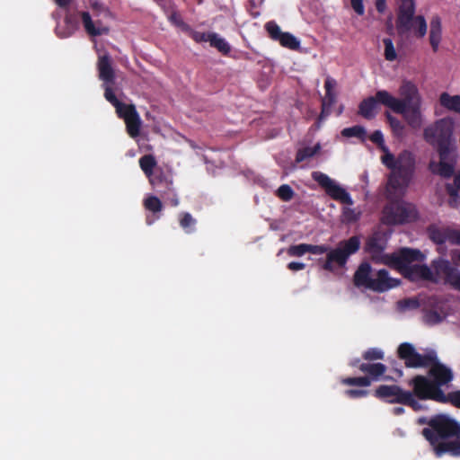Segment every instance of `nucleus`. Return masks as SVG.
<instances>
[{"instance_id": "nucleus-42", "label": "nucleus", "mask_w": 460, "mask_h": 460, "mask_svg": "<svg viewBox=\"0 0 460 460\" xmlns=\"http://www.w3.org/2000/svg\"><path fill=\"white\" fill-rule=\"evenodd\" d=\"M385 45V58L387 61H394L397 58V54L393 43V40L389 38L383 40Z\"/></svg>"}, {"instance_id": "nucleus-61", "label": "nucleus", "mask_w": 460, "mask_h": 460, "mask_svg": "<svg viewBox=\"0 0 460 460\" xmlns=\"http://www.w3.org/2000/svg\"><path fill=\"white\" fill-rule=\"evenodd\" d=\"M458 191H460V170L454 177V183L452 184Z\"/></svg>"}, {"instance_id": "nucleus-17", "label": "nucleus", "mask_w": 460, "mask_h": 460, "mask_svg": "<svg viewBox=\"0 0 460 460\" xmlns=\"http://www.w3.org/2000/svg\"><path fill=\"white\" fill-rule=\"evenodd\" d=\"M358 369L362 373L367 374V377H368L371 380V383L379 380H394L392 376H385L387 370V367L383 363H361L358 366Z\"/></svg>"}, {"instance_id": "nucleus-41", "label": "nucleus", "mask_w": 460, "mask_h": 460, "mask_svg": "<svg viewBox=\"0 0 460 460\" xmlns=\"http://www.w3.org/2000/svg\"><path fill=\"white\" fill-rule=\"evenodd\" d=\"M398 307L402 311L415 310L420 305V301L416 297L404 298L397 302Z\"/></svg>"}, {"instance_id": "nucleus-64", "label": "nucleus", "mask_w": 460, "mask_h": 460, "mask_svg": "<svg viewBox=\"0 0 460 460\" xmlns=\"http://www.w3.org/2000/svg\"><path fill=\"white\" fill-rule=\"evenodd\" d=\"M394 372L396 373L398 377H402L403 376V371L401 368L394 367Z\"/></svg>"}, {"instance_id": "nucleus-20", "label": "nucleus", "mask_w": 460, "mask_h": 460, "mask_svg": "<svg viewBox=\"0 0 460 460\" xmlns=\"http://www.w3.org/2000/svg\"><path fill=\"white\" fill-rule=\"evenodd\" d=\"M378 104L382 103L376 92L375 96L367 97L359 103L358 113L366 119H372L376 115Z\"/></svg>"}, {"instance_id": "nucleus-43", "label": "nucleus", "mask_w": 460, "mask_h": 460, "mask_svg": "<svg viewBox=\"0 0 460 460\" xmlns=\"http://www.w3.org/2000/svg\"><path fill=\"white\" fill-rule=\"evenodd\" d=\"M360 215L361 213L359 211H356L354 208L346 207L342 209L343 221L348 224L357 222L360 218Z\"/></svg>"}, {"instance_id": "nucleus-10", "label": "nucleus", "mask_w": 460, "mask_h": 460, "mask_svg": "<svg viewBox=\"0 0 460 460\" xmlns=\"http://www.w3.org/2000/svg\"><path fill=\"white\" fill-rule=\"evenodd\" d=\"M418 213L414 205L403 200H392L383 209L384 224L388 226L402 225L416 220Z\"/></svg>"}, {"instance_id": "nucleus-5", "label": "nucleus", "mask_w": 460, "mask_h": 460, "mask_svg": "<svg viewBox=\"0 0 460 460\" xmlns=\"http://www.w3.org/2000/svg\"><path fill=\"white\" fill-rule=\"evenodd\" d=\"M415 0H399L396 30L400 36L414 31L417 38H423L427 33V22L422 15L414 16Z\"/></svg>"}, {"instance_id": "nucleus-45", "label": "nucleus", "mask_w": 460, "mask_h": 460, "mask_svg": "<svg viewBox=\"0 0 460 460\" xmlns=\"http://www.w3.org/2000/svg\"><path fill=\"white\" fill-rule=\"evenodd\" d=\"M387 119L393 133L397 137H402L404 132V125L397 118L391 115L387 116Z\"/></svg>"}, {"instance_id": "nucleus-19", "label": "nucleus", "mask_w": 460, "mask_h": 460, "mask_svg": "<svg viewBox=\"0 0 460 460\" xmlns=\"http://www.w3.org/2000/svg\"><path fill=\"white\" fill-rule=\"evenodd\" d=\"M438 270L444 275L445 283L460 292V270L452 266L448 261H443L439 264Z\"/></svg>"}, {"instance_id": "nucleus-36", "label": "nucleus", "mask_w": 460, "mask_h": 460, "mask_svg": "<svg viewBox=\"0 0 460 460\" xmlns=\"http://www.w3.org/2000/svg\"><path fill=\"white\" fill-rule=\"evenodd\" d=\"M320 148H321L320 144H316L313 147L306 146V147L298 149L296 152V162L299 164L308 158L313 157L319 152Z\"/></svg>"}, {"instance_id": "nucleus-22", "label": "nucleus", "mask_w": 460, "mask_h": 460, "mask_svg": "<svg viewBox=\"0 0 460 460\" xmlns=\"http://www.w3.org/2000/svg\"><path fill=\"white\" fill-rule=\"evenodd\" d=\"M450 153H447L445 156H439V162L438 164L431 162L429 164V169L433 173L438 174L443 178H450L453 176L455 172V165L453 163H449Z\"/></svg>"}, {"instance_id": "nucleus-9", "label": "nucleus", "mask_w": 460, "mask_h": 460, "mask_svg": "<svg viewBox=\"0 0 460 460\" xmlns=\"http://www.w3.org/2000/svg\"><path fill=\"white\" fill-rule=\"evenodd\" d=\"M409 251L414 252L409 261H402L401 263L393 264V269L398 270L401 274L410 281L415 282L419 280H428L436 282L434 275L430 268L426 264H414V261H422L424 255L420 250L408 248Z\"/></svg>"}, {"instance_id": "nucleus-13", "label": "nucleus", "mask_w": 460, "mask_h": 460, "mask_svg": "<svg viewBox=\"0 0 460 460\" xmlns=\"http://www.w3.org/2000/svg\"><path fill=\"white\" fill-rule=\"evenodd\" d=\"M432 351L420 354L411 343L402 342L397 349V357L403 360L404 366L408 368L428 367L429 362L432 359Z\"/></svg>"}, {"instance_id": "nucleus-29", "label": "nucleus", "mask_w": 460, "mask_h": 460, "mask_svg": "<svg viewBox=\"0 0 460 460\" xmlns=\"http://www.w3.org/2000/svg\"><path fill=\"white\" fill-rule=\"evenodd\" d=\"M210 46L212 48L217 49L220 53L225 56H227L231 51L230 44L222 37H220L217 33L213 32L211 34Z\"/></svg>"}, {"instance_id": "nucleus-4", "label": "nucleus", "mask_w": 460, "mask_h": 460, "mask_svg": "<svg viewBox=\"0 0 460 460\" xmlns=\"http://www.w3.org/2000/svg\"><path fill=\"white\" fill-rule=\"evenodd\" d=\"M454 119L446 117L436 120L424 128L423 137L425 141L437 149L439 156H445L447 153H451L454 144Z\"/></svg>"}, {"instance_id": "nucleus-16", "label": "nucleus", "mask_w": 460, "mask_h": 460, "mask_svg": "<svg viewBox=\"0 0 460 460\" xmlns=\"http://www.w3.org/2000/svg\"><path fill=\"white\" fill-rule=\"evenodd\" d=\"M117 115L119 119H124L127 133L130 137L136 138L140 135L142 121L134 104H129Z\"/></svg>"}, {"instance_id": "nucleus-23", "label": "nucleus", "mask_w": 460, "mask_h": 460, "mask_svg": "<svg viewBox=\"0 0 460 460\" xmlns=\"http://www.w3.org/2000/svg\"><path fill=\"white\" fill-rule=\"evenodd\" d=\"M143 206L153 214L152 217L147 216L146 218V222L148 226L152 225L155 220L160 218V213L163 210V203L159 198L150 195L144 199Z\"/></svg>"}, {"instance_id": "nucleus-33", "label": "nucleus", "mask_w": 460, "mask_h": 460, "mask_svg": "<svg viewBox=\"0 0 460 460\" xmlns=\"http://www.w3.org/2000/svg\"><path fill=\"white\" fill-rule=\"evenodd\" d=\"M139 166L149 178L155 173L153 171L156 166L155 158L152 155H146L139 159Z\"/></svg>"}, {"instance_id": "nucleus-25", "label": "nucleus", "mask_w": 460, "mask_h": 460, "mask_svg": "<svg viewBox=\"0 0 460 460\" xmlns=\"http://www.w3.org/2000/svg\"><path fill=\"white\" fill-rule=\"evenodd\" d=\"M429 27V43L432 50L437 52L442 39V24L438 15L432 16Z\"/></svg>"}, {"instance_id": "nucleus-7", "label": "nucleus", "mask_w": 460, "mask_h": 460, "mask_svg": "<svg viewBox=\"0 0 460 460\" xmlns=\"http://www.w3.org/2000/svg\"><path fill=\"white\" fill-rule=\"evenodd\" d=\"M401 99L394 97L385 90L377 91L381 103L394 112H403L404 108L421 104V96L418 87L411 81L404 80L399 88Z\"/></svg>"}, {"instance_id": "nucleus-12", "label": "nucleus", "mask_w": 460, "mask_h": 460, "mask_svg": "<svg viewBox=\"0 0 460 460\" xmlns=\"http://www.w3.org/2000/svg\"><path fill=\"white\" fill-rule=\"evenodd\" d=\"M312 178L325 190L326 194L332 199L349 206L353 204V199H351L349 193L344 188L337 184L327 174L316 171L312 172Z\"/></svg>"}, {"instance_id": "nucleus-38", "label": "nucleus", "mask_w": 460, "mask_h": 460, "mask_svg": "<svg viewBox=\"0 0 460 460\" xmlns=\"http://www.w3.org/2000/svg\"><path fill=\"white\" fill-rule=\"evenodd\" d=\"M341 384L346 385H353V386H363L367 387L371 385V380L365 376H358V377H345L341 379Z\"/></svg>"}, {"instance_id": "nucleus-50", "label": "nucleus", "mask_w": 460, "mask_h": 460, "mask_svg": "<svg viewBox=\"0 0 460 460\" xmlns=\"http://www.w3.org/2000/svg\"><path fill=\"white\" fill-rule=\"evenodd\" d=\"M212 33L213 32H202V31H194L191 32L190 37L197 43L210 42V40H211L210 36Z\"/></svg>"}, {"instance_id": "nucleus-63", "label": "nucleus", "mask_w": 460, "mask_h": 460, "mask_svg": "<svg viewBox=\"0 0 460 460\" xmlns=\"http://www.w3.org/2000/svg\"><path fill=\"white\" fill-rule=\"evenodd\" d=\"M393 411L395 415H401L403 414L405 411L402 407H395L394 408Z\"/></svg>"}, {"instance_id": "nucleus-21", "label": "nucleus", "mask_w": 460, "mask_h": 460, "mask_svg": "<svg viewBox=\"0 0 460 460\" xmlns=\"http://www.w3.org/2000/svg\"><path fill=\"white\" fill-rule=\"evenodd\" d=\"M402 115L407 124L413 129L421 128L423 120L421 114V104H417L404 108L403 112H396Z\"/></svg>"}, {"instance_id": "nucleus-52", "label": "nucleus", "mask_w": 460, "mask_h": 460, "mask_svg": "<svg viewBox=\"0 0 460 460\" xmlns=\"http://www.w3.org/2000/svg\"><path fill=\"white\" fill-rule=\"evenodd\" d=\"M346 396L351 399H357L361 397H366L368 394L367 390H359V389H348L345 391Z\"/></svg>"}, {"instance_id": "nucleus-62", "label": "nucleus", "mask_w": 460, "mask_h": 460, "mask_svg": "<svg viewBox=\"0 0 460 460\" xmlns=\"http://www.w3.org/2000/svg\"><path fill=\"white\" fill-rule=\"evenodd\" d=\"M454 242L453 243L460 245V231L455 230L453 233Z\"/></svg>"}, {"instance_id": "nucleus-51", "label": "nucleus", "mask_w": 460, "mask_h": 460, "mask_svg": "<svg viewBox=\"0 0 460 460\" xmlns=\"http://www.w3.org/2000/svg\"><path fill=\"white\" fill-rule=\"evenodd\" d=\"M441 403L451 402L454 406L460 408V390L446 394V401Z\"/></svg>"}, {"instance_id": "nucleus-54", "label": "nucleus", "mask_w": 460, "mask_h": 460, "mask_svg": "<svg viewBox=\"0 0 460 460\" xmlns=\"http://www.w3.org/2000/svg\"><path fill=\"white\" fill-rule=\"evenodd\" d=\"M162 198L168 200L172 207H177L179 205V199L173 190V187L171 190H167V194L165 195V197Z\"/></svg>"}, {"instance_id": "nucleus-44", "label": "nucleus", "mask_w": 460, "mask_h": 460, "mask_svg": "<svg viewBox=\"0 0 460 460\" xmlns=\"http://www.w3.org/2000/svg\"><path fill=\"white\" fill-rule=\"evenodd\" d=\"M294 194L293 189L288 184H283L277 190V196L283 201L291 200Z\"/></svg>"}, {"instance_id": "nucleus-14", "label": "nucleus", "mask_w": 460, "mask_h": 460, "mask_svg": "<svg viewBox=\"0 0 460 460\" xmlns=\"http://www.w3.org/2000/svg\"><path fill=\"white\" fill-rule=\"evenodd\" d=\"M432 359L429 362L428 376L431 377L430 381L437 388H440L450 383L454 375L452 370L446 365L442 364L437 356L436 351H432Z\"/></svg>"}, {"instance_id": "nucleus-27", "label": "nucleus", "mask_w": 460, "mask_h": 460, "mask_svg": "<svg viewBox=\"0 0 460 460\" xmlns=\"http://www.w3.org/2000/svg\"><path fill=\"white\" fill-rule=\"evenodd\" d=\"M336 85V81L331 77H327L324 82L325 96L322 101V114H329L331 107L336 101L333 88Z\"/></svg>"}, {"instance_id": "nucleus-15", "label": "nucleus", "mask_w": 460, "mask_h": 460, "mask_svg": "<svg viewBox=\"0 0 460 460\" xmlns=\"http://www.w3.org/2000/svg\"><path fill=\"white\" fill-rule=\"evenodd\" d=\"M408 392L397 385H381L375 389L374 396L386 403L402 405Z\"/></svg>"}, {"instance_id": "nucleus-18", "label": "nucleus", "mask_w": 460, "mask_h": 460, "mask_svg": "<svg viewBox=\"0 0 460 460\" xmlns=\"http://www.w3.org/2000/svg\"><path fill=\"white\" fill-rule=\"evenodd\" d=\"M149 181L153 189L160 194L161 197H165L167 190H171L173 185L172 177L165 173L163 170L156 171L150 176Z\"/></svg>"}, {"instance_id": "nucleus-40", "label": "nucleus", "mask_w": 460, "mask_h": 460, "mask_svg": "<svg viewBox=\"0 0 460 460\" xmlns=\"http://www.w3.org/2000/svg\"><path fill=\"white\" fill-rule=\"evenodd\" d=\"M265 30H266L269 37L272 40H275V41H277L281 37V35L284 33L281 31L280 27L274 21L268 22L265 24Z\"/></svg>"}, {"instance_id": "nucleus-59", "label": "nucleus", "mask_w": 460, "mask_h": 460, "mask_svg": "<svg viewBox=\"0 0 460 460\" xmlns=\"http://www.w3.org/2000/svg\"><path fill=\"white\" fill-rule=\"evenodd\" d=\"M55 4L62 8V9H67L70 4L73 3L74 0H53Z\"/></svg>"}, {"instance_id": "nucleus-26", "label": "nucleus", "mask_w": 460, "mask_h": 460, "mask_svg": "<svg viewBox=\"0 0 460 460\" xmlns=\"http://www.w3.org/2000/svg\"><path fill=\"white\" fill-rule=\"evenodd\" d=\"M98 70L100 79L105 84H112L114 82L115 74L111 66V58L108 55L99 58Z\"/></svg>"}, {"instance_id": "nucleus-56", "label": "nucleus", "mask_w": 460, "mask_h": 460, "mask_svg": "<svg viewBox=\"0 0 460 460\" xmlns=\"http://www.w3.org/2000/svg\"><path fill=\"white\" fill-rule=\"evenodd\" d=\"M168 19L172 23H173L176 26H181L183 24V21L181 15L176 11L172 12Z\"/></svg>"}, {"instance_id": "nucleus-2", "label": "nucleus", "mask_w": 460, "mask_h": 460, "mask_svg": "<svg viewBox=\"0 0 460 460\" xmlns=\"http://www.w3.org/2000/svg\"><path fill=\"white\" fill-rule=\"evenodd\" d=\"M382 163L391 170L388 178V187L394 191L404 190L411 177L415 166V160L412 154L409 151H402L397 158L390 153L388 147L383 151Z\"/></svg>"}, {"instance_id": "nucleus-24", "label": "nucleus", "mask_w": 460, "mask_h": 460, "mask_svg": "<svg viewBox=\"0 0 460 460\" xmlns=\"http://www.w3.org/2000/svg\"><path fill=\"white\" fill-rule=\"evenodd\" d=\"M455 230L449 228H440L436 226H429L428 227L429 237L437 244H443L449 241L454 242L453 233Z\"/></svg>"}, {"instance_id": "nucleus-6", "label": "nucleus", "mask_w": 460, "mask_h": 460, "mask_svg": "<svg viewBox=\"0 0 460 460\" xmlns=\"http://www.w3.org/2000/svg\"><path fill=\"white\" fill-rule=\"evenodd\" d=\"M387 246V240L380 233H375L366 242L365 250L370 254L376 263H382L393 267V264L401 263L402 261H409L414 252L409 251L407 247L401 248L393 253H384Z\"/></svg>"}, {"instance_id": "nucleus-31", "label": "nucleus", "mask_w": 460, "mask_h": 460, "mask_svg": "<svg viewBox=\"0 0 460 460\" xmlns=\"http://www.w3.org/2000/svg\"><path fill=\"white\" fill-rule=\"evenodd\" d=\"M83 25L85 31L91 36H100L103 33V31L100 28H96L92 20V17L88 12H81L80 13Z\"/></svg>"}, {"instance_id": "nucleus-49", "label": "nucleus", "mask_w": 460, "mask_h": 460, "mask_svg": "<svg viewBox=\"0 0 460 460\" xmlns=\"http://www.w3.org/2000/svg\"><path fill=\"white\" fill-rule=\"evenodd\" d=\"M369 139L375 143L381 151H386V146L385 144L384 135L381 130H375L370 136Z\"/></svg>"}, {"instance_id": "nucleus-55", "label": "nucleus", "mask_w": 460, "mask_h": 460, "mask_svg": "<svg viewBox=\"0 0 460 460\" xmlns=\"http://www.w3.org/2000/svg\"><path fill=\"white\" fill-rule=\"evenodd\" d=\"M350 4L353 10L358 14L363 15L365 12L363 0H350Z\"/></svg>"}, {"instance_id": "nucleus-48", "label": "nucleus", "mask_w": 460, "mask_h": 460, "mask_svg": "<svg viewBox=\"0 0 460 460\" xmlns=\"http://www.w3.org/2000/svg\"><path fill=\"white\" fill-rule=\"evenodd\" d=\"M402 405L411 407L414 411H419L422 410V405L419 402L417 397L410 390L407 394V396Z\"/></svg>"}, {"instance_id": "nucleus-11", "label": "nucleus", "mask_w": 460, "mask_h": 460, "mask_svg": "<svg viewBox=\"0 0 460 460\" xmlns=\"http://www.w3.org/2000/svg\"><path fill=\"white\" fill-rule=\"evenodd\" d=\"M408 385L412 387L411 392L419 400H432L438 402L446 401L443 390L437 388L429 376L416 375L409 381Z\"/></svg>"}, {"instance_id": "nucleus-3", "label": "nucleus", "mask_w": 460, "mask_h": 460, "mask_svg": "<svg viewBox=\"0 0 460 460\" xmlns=\"http://www.w3.org/2000/svg\"><path fill=\"white\" fill-rule=\"evenodd\" d=\"M354 284L357 287L383 293L398 287L401 280L391 278L385 269L377 270L373 277L371 265L368 262H362L354 274Z\"/></svg>"}, {"instance_id": "nucleus-57", "label": "nucleus", "mask_w": 460, "mask_h": 460, "mask_svg": "<svg viewBox=\"0 0 460 460\" xmlns=\"http://www.w3.org/2000/svg\"><path fill=\"white\" fill-rule=\"evenodd\" d=\"M305 268V264L303 262L291 261L288 264V269L292 271L302 270Z\"/></svg>"}, {"instance_id": "nucleus-37", "label": "nucleus", "mask_w": 460, "mask_h": 460, "mask_svg": "<svg viewBox=\"0 0 460 460\" xmlns=\"http://www.w3.org/2000/svg\"><path fill=\"white\" fill-rule=\"evenodd\" d=\"M341 135L346 137H357L364 141L367 137V131L364 127L356 125L350 128H343Z\"/></svg>"}, {"instance_id": "nucleus-47", "label": "nucleus", "mask_w": 460, "mask_h": 460, "mask_svg": "<svg viewBox=\"0 0 460 460\" xmlns=\"http://www.w3.org/2000/svg\"><path fill=\"white\" fill-rule=\"evenodd\" d=\"M308 252L307 243L290 245L288 249V254L292 257H301Z\"/></svg>"}, {"instance_id": "nucleus-35", "label": "nucleus", "mask_w": 460, "mask_h": 460, "mask_svg": "<svg viewBox=\"0 0 460 460\" xmlns=\"http://www.w3.org/2000/svg\"><path fill=\"white\" fill-rule=\"evenodd\" d=\"M446 315L435 309H428L423 311V321L429 325H436L443 322Z\"/></svg>"}, {"instance_id": "nucleus-39", "label": "nucleus", "mask_w": 460, "mask_h": 460, "mask_svg": "<svg viewBox=\"0 0 460 460\" xmlns=\"http://www.w3.org/2000/svg\"><path fill=\"white\" fill-rule=\"evenodd\" d=\"M447 193L449 196L448 205L451 208H458L460 206V195L459 192L452 184L447 183L446 185Z\"/></svg>"}, {"instance_id": "nucleus-30", "label": "nucleus", "mask_w": 460, "mask_h": 460, "mask_svg": "<svg viewBox=\"0 0 460 460\" xmlns=\"http://www.w3.org/2000/svg\"><path fill=\"white\" fill-rule=\"evenodd\" d=\"M108 84H106L104 87V97L111 105L114 106L117 114L121 113V111L129 104H126L119 101L112 88Z\"/></svg>"}, {"instance_id": "nucleus-28", "label": "nucleus", "mask_w": 460, "mask_h": 460, "mask_svg": "<svg viewBox=\"0 0 460 460\" xmlns=\"http://www.w3.org/2000/svg\"><path fill=\"white\" fill-rule=\"evenodd\" d=\"M439 103L445 109L460 114V95H450L444 92L439 96Z\"/></svg>"}, {"instance_id": "nucleus-1", "label": "nucleus", "mask_w": 460, "mask_h": 460, "mask_svg": "<svg viewBox=\"0 0 460 460\" xmlns=\"http://www.w3.org/2000/svg\"><path fill=\"white\" fill-rule=\"evenodd\" d=\"M418 424L428 425L421 435L429 442L437 457L449 455L460 457V423L446 414L420 417Z\"/></svg>"}, {"instance_id": "nucleus-8", "label": "nucleus", "mask_w": 460, "mask_h": 460, "mask_svg": "<svg viewBox=\"0 0 460 460\" xmlns=\"http://www.w3.org/2000/svg\"><path fill=\"white\" fill-rule=\"evenodd\" d=\"M360 248V239L358 235L341 241L339 245L326 252V258L319 259L318 264L327 271H334L336 268H344L350 255L356 253Z\"/></svg>"}, {"instance_id": "nucleus-34", "label": "nucleus", "mask_w": 460, "mask_h": 460, "mask_svg": "<svg viewBox=\"0 0 460 460\" xmlns=\"http://www.w3.org/2000/svg\"><path fill=\"white\" fill-rule=\"evenodd\" d=\"M179 223L185 233L191 234L195 230L197 221L189 212H182L180 214Z\"/></svg>"}, {"instance_id": "nucleus-53", "label": "nucleus", "mask_w": 460, "mask_h": 460, "mask_svg": "<svg viewBox=\"0 0 460 460\" xmlns=\"http://www.w3.org/2000/svg\"><path fill=\"white\" fill-rule=\"evenodd\" d=\"M308 252L312 254H323L329 251L328 245H315V244H308L307 243Z\"/></svg>"}, {"instance_id": "nucleus-60", "label": "nucleus", "mask_w": 460, "mask_h": 460, "mask_svg": "<svg viewBox=\"0 0 460 460\" xmlns=\"http://www.w3.org/2000/svg\"><path fill=\"white\" fill-rule=\"evenodd\" d=\"M439 302H440V300L438 296H432L429 297L428 305L431 307H436Z\"/></svg>"}, {"instance_id": "nucleus-32", "label": "nucleus", "mask_w": 460, "mask_h": 460, "mask_svg": "<svg viewBox=\"0 0 460 460\" xmlns=\"http://www.w3.org/2000/svg\"><path fill=\"white\" fill-rule=\"evenodd\" d=\"M283 48L297 50L300 48V41L290 32H284L277 40Z\"/></svg>"}, {"instance_id": "nucleus-58", "label": "nucleus", "mask_w": 460, "mask_h": 460, "mask_svg": "<svg viewBox=\"0 0 460 460\" xmlns=\"http://www.w3.org/2000/svg\"><path fill=\"white\" fill-rule=\"evenodd\" d=\"M375 5L379 13H384L386 10V0H376Z\"/></svg>"}, {"instance_id": "nucleus-46", "label": "nucleus", "mask_w": 460, "mask_h": 460, "mask_svg": "<svg viewBox=\"0 0 460 460\" xmlns=\"http://www.w3.org/2000/svg\"><path fill=\"white\" fill-rule=\"evenodd\" d=\"M384 356H385V354L381 349H379L377 348H371L363 353L362 358L365 360L373 361V360L383 359Z\"/></svg>"}]
</instances>
